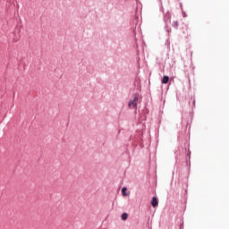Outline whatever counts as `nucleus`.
<instances>
[{
	"label": "nucleus",
	"instance_id": "nucleus-2",
	"mask_svg": "<svg viewBox=\"0 0 229 229\" xmlns=\"http://www.w3.org/2000/svg\"><path fill=\"white\" fill-rule=\"evenodd\" d=\"M151 205L154 208L158 206V200L156 199V197L152 198Z\"/></svg>",
	"mask_w": 229,
	"mask_h": 229
},
{
	"label": "nucleus",
	"instance_id": "nucleus-1",
	"mask_svg": "<svg viewBox=\"0 0 229 229\" xmlns=\"http://www.w3.org/2000/svg\"><path fill=\"white\" fill-rule=\"evenodd\" d=\"M139 101V97H135L133 100L129 101L128 106L129 108H137V103Z\"/></svg>",
	"mask_w": 229,
	"mask_h": 229
},
{
	"label": "nucleus",
	"instance_id": "nucleus-6",
	"mask_svg": "<svg viewBox=\"0 0 229 229\" xmlns=\"http://www.w3.org/2000/svg\"><path fill=\"white\" fill-rule=\"evenodd\" d=\"M173 26L174 28H178V21H174Z\"/></svg>",
	"mask_w": 229,
	"mask_h": 229
},
{
	"label": "nucleus",
	"instance_id": "nucleus-4",
	"mask_svg": "<svg viewBox=\"0 0 229 229\" xmlns=\"http://www.w3.org/2000/svg\"><path fill=\"white\" fill-rule=\"evenodd\" d=\"M122 219H123V221H126V219H128V213H123L122 215Z\"/></svg>",
	"mask_w": 229,
	"mask_h": 229
},
{
	"label": "nucleus",
	"instance_id": "nucleus-3",
	"mask_svg": "<svg viewBox=\"0 0 229 229\" xmlns=\"http://www.w3.org/2000/svg\"><path fill=\"white\" fill-rule=\"evenodd\" d=\"M162 83H163L164 85L169 83V76H166V75L164 76L163 79H162Z\"/></svg>",
	"mask_w": 229,
	"mask_h": 229
},
{
	"label": "nucleus",
	"instance_id": "nucleus-5",
	"mask_svg": "<svg viewBox=\"0 0 229 229\" xmlns=\"http://www.w3.org/2000/svg\"><path fill=\"white\" fill-rule=\"evenodd\" d=\"M126 191H128V189H126L125 187H123V188L122 189V192H123V196H128V193L126 192Z\"/></svg>",
	"mask_w": 229,
	"mask_h": 229
}]
</instances>
